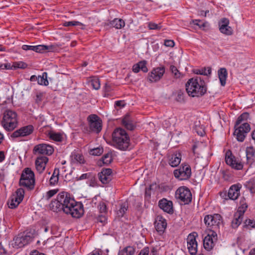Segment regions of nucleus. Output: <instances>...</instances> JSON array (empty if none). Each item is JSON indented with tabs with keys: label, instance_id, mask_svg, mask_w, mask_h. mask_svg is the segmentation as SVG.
I'll return each instance as SVG.
<instances>
[{
	"label": "nucleus",
	"instance_id": "obj_29",
	"mask_svg": "<svg viewBox=\"0 0 255 255\" xmlns=\"http://www.w3.org/2000/svg\"><path fill=\"white\" fill-rule=\"evenodd\" d=\"M181 155L180 153H176L171 155L169 160V164L172 167H176L180 163Z\"/></svg>",
	"mask_w": 255,
	"mask_h": 255
},
{
	"label": "nucleus",
	"instance_id": "obj_60",
	"mask_svg": "<svg viewBox=\"0 0 255 255\" xmlns=\"http://www.w3.org/2000/svg\"><path fill=\"white\" fill-rule=\"evenodd\" d=\"M43 97V94L42 93H37L36 96L35 101L36 103H39L41 102L42 100V98Z\"/></svg>",
	"mask_w": 255,
	"mask_h": 255
},
{
	"label": "nucleus",
	"instance_id": "obj_27",
	"mask_svg": "<svg viewBox=\"0 0 255 255\" xmlns=\"http://www.w3.org/2000/svg\"><path fill=\"white\" fill-rule=\"evenodd\" d=\"M244 211H237L234 216L231 226L233 228L236 229L241 224L243 219Z\"/></svg>",
	"mask_w": 255,
	"mask_h": 255
},
{
	"label": "nucleus",
	"instance_id": "obj_58",
	"mask_svg": "<svg viewBox=\"0 0 255 255\" xmlns=\"http://www.w3.org/2000/svg\"><path fill=\"white\" fill-rule=\"evenodd\" d=\"M164 45L167 47H172L174 45V42L171 40H165L164 41Z\"/></svg>",
	"mask_w": 255,
	"mask_h": 255
},
{
	"label": "nucleus",
	"instance_id": "obj_61",
	"mask_svg": "<svg viewBox=\"0 0 255 255\" xmlns=\"http://www.w3.org/2000/svg\"><path fill=\"white\" fill-rule=\"evenodd\" d=\"M151 195V187L145 189V197L147 198H149Z\"/></svg>",
	"mask_w": 255,
	"mask_h": 255
},
{
	"label": "nucleus",
	"instance_id": "obj_38",
	"mask_svg": "<svg viewBox=\"0 0 255 255\" xmlns=\"http://www.w3.org/2000/svg\"><path fill=\"white\" fill-rule=\"evenodd\" d=\"M249 117V115L247 113H244L243 114L241 115L238 117V118L236 122V124L235 125V128H236V127L239 126L240 125L242 124V123L243 122L247 121Z\"/></svg>",
	"mask_w": 255,
	"mask_h": 255
},
{
	"label": "nucleus",
	"instance_id": "obj_14",
	"mask_svg": "<svg viewBox=\"0 0 255 255\" xmlns=\"http://www.w3.org/2000/svg\"><path fill=\"white\" fill-rule=\"evenodd\" d=\"M217 240V234L215 231H210L204 238L203 246L207 251L211 250L215 246V243Z\"/></svg>",
	"mask_w": 255,
	"mask_h": 255
},
{
	"label": "nucleus",
	"instance_id": "obj_9",
	"mask_svg": "<svg viewBox=\"0 0 255 255\" xmlns=\"http://www.w3.org/2000/svg\"><path fill=\"white\" fill-rule=\"evenodd\" d=\"M235 128L234 135L239 142L244 141L247 133L251 130L250 125L248 123H244Z\"/></svg>",
	"mask_w": 255,
	"mask_h": 255
},
{
	"label": "nucleus",
	"instance_id": "obj_51",
	"mask_svg": "<svg viewBox=\"0 0 255 255\" xmlns=\"http://www.w3.org/2000/svg\"><path fill=\"white\" fill-rule=\"evenodd\" d=\"M148 27L149 29H159L161 28V26L155 23L149 22L148 24Z\"/></svg>",
	"mask_w": 255,
	"mask_h": 255
},
{
	"label": "nucleus",
	"instance_id": "obj_7",
	"mask_svg": "<svg viewBox=\"0 0 255 255\" xmlns=\"http://www.w3.org/2000/svg\"><path fill=\"white\" fill-rule=\"evenodd\" d=\"M191 169L190 166L187 164H182L179 169L174 171V175L175 178L180 180L189 179L191 176Z\"/></svg>",
	"mask_w": 255,
	"mask_h": 255
},
{
	"label": "nucleus",
	"instance_id": "obj_53",
	"mask_svg": "<svg viewBox=\"0 0 255 255\" xmlns=\"http://www.w3.org/2000/svg\"><path fill=\"white\" fill-rule=\"evenodd\" d=\"M192 21L194 24L198 25L200 27L205 26V23L201 22V21L200 20L195 19V20H193Z\"/></svg>",
	"mask_w": 255,
	"mask_h": 255
},
{
	"label": "nucleus",
	"instance_id": "obj_25",
	"mask_svg": "<svg viewBox=\"0 0 255 255\" xmlns=\"http://www.w3.org/2000/svg\"><path fill=\"white\" fill-rule=\"evenodd\" d=\"M158 206L165 212L169 214L173 212L172 202L166 199H161L159 202Z\"/></svg>",
	"mask_w": 255,
	"mask_h": 255
},
{
	"label": "nucleus",
	"instance_id": "obj_46",
	"mask_svg": "<svg viewBox=\"0 0 255 255\" xmlns=\"http://www.w3.org/2000/svg\"><path fill=\"white\" fill-rule=\"evenodd\" d=\"M170 70L175 78H178L180 77L181 73L179 72L177 67L175 66L174 65H171Z\"/></svg>",
	"mask_w": 255,
	"mask_h": 255
},
{
	"label": "nucleus",
	"instance_id": "obj_12",
	"mask_svg": "<svg viewBox=\"0 0 255 255\" xmlns=\"http://www.w3.org/2000/svg\"><path fill=\"white\" fill-rule=\"evenodd\" d=\"M196 232H193L189 234L187 238V247L189 253L191 255H195L197 252V242L196 238L198 237Z\"/></svg>",
	"mask_w": 255,
	"mask_h": 255
},
{
	"label": "nucleus",
	"instance_id": "obj_55",
	"mask_svg": "<svg viewBox=\"0 0 255 255\" xmlns=\"http://www.w3.org/2000/svg\"><path fill=\"white\" fill-rule=\"evenodd\" d=\"M35 46L23 45L22 46V49L24 50H32L34 51Z\"/></svg>",
	"mask_w": 255,
	"mask_h": 255
},
{
	"label": "nucleus",
	"instance_id": "obj_13",
	"mask_svg": "<svg viewBox=\"0 0 255 255\" xmlns=\"http://www.w3.org/2000/svg\"><path fill=\"white\" fill-rule=\"evenodd\" d=\"M88 119L89 122L90 129L96 133L100 132L102 127V122L100 118L97 115L93 114L90 115Z\"/></svg>",
	"mask_w": 255,
	"mask_h": 255
},
{
	"label": "nucleus",
	"instance_id": "obj_52",
	"mask_svg": "<svg viewBox=\"0 0 255 255\" xmlns=\"http://www.w3.org/2000/svg\"><path fill=\"white\" fill-rule=\"evenodd\" d=\"M59 177L56 176H51L49 180L50 184L51 185H55L57 183Z\"/></svg>",
	"mask_w": 255,
	"mask_h": 255
},
{
	"label": "nucleus",
	"instance_id": "obj_5",
	"mask_svg": "<svg viewBox=\"0 0 255 255\" xmlns=\"http://www.w3.org/2000/svg\"><path fill=\"white\" fill-rule=\"evenodd\" d=\"M34 174L30 168H26L22 172L19 180V185L30 189L34 188Z\"/></svg>",
	"mask_w": 255,
	"mask_h": 255
},
{
	"label": "nucleus",
	"instance_id": "obj_8",
	"mask_svg": "<svg viewBox=\"0 0 255 255\" xmlns=\"http://www.w3.org/2000/svg\"><path fill=\"white\" fill-rule=\"evenodd\" d=\"M175 197L184 204H188L192 200V194L190 190L186 187L182 186L178 188L175 192Z\"/></svg>",
	"mask_w": 255,
	"mask_h": 255
},
{
	"label": "nucleus",
	"instance_id": "obj_37",
	"mask_svg": "<svg viewBox=\"0 0 255 255\" xmlns=\"http://www.w3.org/2000/svg\"><path fill=\"white\" fill-rule=\"evenodd\" d=\"M49 138L56 141H61L62 140V135L61 133L51 131L48 133Z\"/></svg>",
	"mask_w": 255,
	"mask_h": 255
},
{
	"label": "nucleus",
	"instance_id": "obj_20",
	"mask_svg": "<svg viewBox=\"0 0 255 255\" xmlns=\"http://www.w3.org/2000/svg\"><path fill=\"white\" fill-rule=\"evenodd\" d=\"M164 72L165 69L163 67L154 68L151 72L149 76V81L151 82H156L158 81L162 77Z\"/></svg>",
	"mask_w": 255,
	"mask_h": 255
},
{
	"label": "nucleus",
	"instance_id": "obj_24",
	"mask_svg": "<svg viewBox=\"0 0 255 255\" xmlns=\"http://www.w3.org/2000/svg\"><path fill=\"white\" fill-rule=\"evenodd\" d=\"M125 25V22L121 18H116L112 20H109L105 23V26L114 27L116 29H121Z\"/></svg>",
	"mask_w": 255,
	"mask_h": 255
},
{
	"label": "nucleus",
	"instance_id": "obj_39",
	"mask_svg": "<svg viewBox=\"0 0 255 255\" xmlns=\"http://www.w3.org/2000/svg\"><path fill=\"white\" fill-rule=\"evenodd\" d=\"M132 71L134 73H138L139 71H142L143 72H147L148 68L146 67V65H133Z\"/></svg>",
	"mask_w": 255,
	"mask_h": 255
},
{
	"label": "nucleus",
	"instance_id": "obj_10",
	"mask_svg": "<svg viewBox=\"0 0 255 255\" xmlns=\"http://www.w3.org/2000/svg\"><path fill=\"white\" fill-rule=\"evenodd\" d=\"M24 191L22 188L17 189L15 193L10 197L7 202L8 207L11 209L15 208L22 201L24 197Z\"/></svg>",
	"mask_w": 255,
	"mask_h": 255
},
{
	"label": "nucleus",
	"instance_id": "obj_1",
	"mask_svg": "<svg viewBox=\"0 0 255 255\" xmlns=\"http://www.w3.org/2000/svg\"><path fill=\"white\" fill-rule=\"evenodd\" d=\"M59 198L64 213L70 214L76 218H79L83 215L84 209L82 204L75 201L70 194L62 192L59 193Z\"/></svg>",
	"mask_w": 255,
	"mask_h": 255
},
{
	"label": "nucleus",
	"instance_id": "obj_40",
	"mask_svg": "<svg viewBox=\"0 0 255 255\" xmlns=\"http://www.w3.org/2000/svg\"><path fill=\"white\" fill-rule=\"evenodd\" d=\"M128 208V203L124 202L121 204L120 208L117 212L119 217H123Z\"/></svg>",
	"mask_w": 255,
	"mask_h": 255
},
{
	"label": "nucleus",
	"instance_id": "obj_49",
	"mask_svg": "<svg viewBox=\"0 0 255 255\" xmlns=\"http://www.w3.org/2000/svg\"><path fill=\"white\" fill-rule=\"evenodd\" d=\"M57 192L56 190H51L47 192L45 195L44 196V198L48 200L52 197H53L55 194H56Z\"/></svg>",
	"mask_w": 255,
	"mask_h": 255
},
{
	"label": "nucleus",
	"instance_id": "obj_42",
	"mask_svg": "<svg viewBox=\"0 0 255 255\" xmlns=\"http://www.w3.org/2000/svg\"><path fill=\"white\" fill-rule=\"evenodd\" d=\"M255 149L254 147H248L246 149V156L248 159H251L255 156Z\"/></svg>",
	"mask_w": 255,
	"mask_h": 255
},
{
	"label": "nucleus",
	"instance_id": "obj_43",
	"mask_svg": "<svg viewBox=\"0 0 255 255\" xmlns=\"http://www.w3.org/2000/svg\"><path fill=\"white\" fill-rule=\"evenodd\" d=\"M103 148L102 147H98L90 150V153L91 154L99 156L103 152Z\"/></svg>",
	"mask_w": 255,
	"mask_h": 255
},
{
	"label": "nucleus",
	"instance_id": "obj_6",
	"mask_svg": "<svg viewBox=\"0 0 255 255\" xmlns=\"http://www.w3.org/2000/svg\"><path fill=\"white\" fill-rule=\"evenodd\" d=\"M204 221L210 231H215L216 233L222 223V217L219 214L207 215L205 216Z\"/></svg>",
	"mask_w": 255,
	"mask_h": 255
},
{
	"label": "nucleus",
	"instance_id": "obj_47",
	"mask_svg": "<svg viewBox=\"0 0 255 255\" xmlns=\"http://www.w3.org/2000/svg\"><path fill=\"white\" fill-rule=\"evenodd\" d=\"M245 224L249 228H255V220L254 219H247L245 222Z\"/></svg>",
	"mask_w": 255,
	"mask_h": 255
},
{
	"label": "nucleus",
	"instance_id": "obj_41",
	"mask_svg": "<svg viewBox=\"0 0 255 255\" xmlns=\"http://www.w3.org/2000/svg\"><path fill=\"white\" fill-rule=\"evenodd\" d=\"M246 187L250 191L251 193H255V181L253 180H251L247 182L246 184Z\"/></svg>",
	"mask_w": 255,
	"mask_h": 255
},
{
	"label": "nucleus",
	"instance_id": "obj_11",
	"mask_svg": "<svg viewBox=\"0 0 255 255\" xmlns=\"http://www.w3.org/2000/svg\"><path fill=\"white\" fill-rule=\"evenodd\" d=\"M32 240L31 236L24 233H20L13 239L12 245L16 248H21L29 243Z\"/></svg>",
	"mask_w": 255,
	"mask_h": 255
},
{
	"label": "nucleus",
	"instance_id": "obj_19",
	"mask_svg": "<svg viewBox=\"0 0 255 255\" xmlns=\"http://www.w3.org/2000/svg\"><path fill=\"white\" fill-rule=\"evenodd\" d=\"M112 170L110 168L103 169L98 173V177L103 184L108 183L112 179Z\"/></svg>",
	"mask_w": 255,
	"mask_h": 255
},
{
	"label": "nucleus",
	"instance_id": "obj_21",
	"mask_svg": "<svg viewBox=\"0 0 255 255\" xmlns=\"http://www.w3.org/2000/svg\"><path fill=\"white\" fill-rule=\"evenodd\" d=\"M225 160L226 163L235 169L241 170L243 167L242 162L239 160H237L234 156H226Z\"/></svg>",
	"mask_w": 255,
	"mask_h": 255
},
{
	"label": "nucleus",
	"instance_id": "obj_48",
	"mask_svg": "<svg viewBox=\"0 0 255 255\" xmlns=\"http://www.w3.org/2000/svg\"><path fill=\"white\" fill-rule=\"evenodd\" d=\"M241 206L239 208L238 211H244V213L248 208V205L245 202V199L243 198L240 202Z\"/></svg>",
	"mask_w": 255,
	"mask_h": 255
},
{
	"label": "nucleus",
	"instance_id": "obj_17",
	"mask_svg": "<svg viewBox=\"0 0 255 255\" xmlns=\"http://www.w3.org/2000/svg\"><path fill=\"white\" fill-rule=\"evenodd\" d=\"M154 227L159 234L163 233L167 227L166 220L161 216H157L154 221Z\"/></svg>",
	"mask_w": 255,
	"mask_h": 255
},
{
	"label": "nucleus",
	"instance_id": "obj_23",
	"mask_svg": "<svg viewBox=\"0 0 255 255\" xmlns=\"http://www.w3.org/2000/svg\"><path fill=\"white\" fill-rule=\"evenodd\" d=\"M229 20L226 18H222L219 22L220 31L226 35L232 34V29L229 26Z\"/></svg>",
	"mask_w": 255,
	"mask_h": 255
},
{
	"label": "nucleus",
	"instance_id": "obj_15",
	"mask_svg": "<svg viewBox=\"0 0 255 255\" xmlns=\"http://www.w3.org/2000/svg\"><path fill=\"white\" fill-rule=\"evenodd\" d=\"M53 147L45 143H41L35 145L33 150V154L35 155L44 154L50 155L53 153Z\"/></svg>",
	"mask_w": 255,
	"mask_h": 255
},
{
	"label": "nucleus",
	"instance_id": "obj_22",
	"mask_svg": "<svg viewBox=\"0 0 255 255\" xmlns=\"http://www.w3.org/2000/svg\"><path fill=\"white\" fill-rule=\"evenodd\" d=\"M48 158L44 156H39L37 157L35 163L37 171L41 173L44 170Z\"/></svg>",
	"mask_w": 255,
	"mask_h": 255
},
{
	"label": "nucleus",
	"instance_id": "obj_62",
	"mask_svg": "<svg viewBox=\"0 0 255 255\" xmlns=\"http://www.w3.org/2000/svg\"><path fill=\"white\" fill-rule=\"evenodd\" d=\"M196 130L198 135H199L200 136H203L204 135L205 131L202 128H198L196 127Z\"/></svg>",
	"mask_w": 255,
	"mask_h": 255
},
{
	"label": "nucleus",
	"instance_id": "obj_45",
	"mask_svg": "<svg viewBox=\"0 0 255 255\" xmlns=\"http://www.w3.org/2000/svg\"><path fill=\"white\" fill-rule=\"evenodd\" d=\"M91 85L95 90H98L100 88V81L97 78H94L91 80Z\"/></svg>",
	"mask_w": 255,
	"mask_h": 255
},
{
	"label": "nucleus",
	"instance_id": "obj_30",
	"mask_svg": "<svg viewBox=\"0 0 255 255\" xmlns=\"http://www.w3.org/2000/svg\"><path fill=\"white\" fill-rule=\"evenodd\" d=\"M218 77L222 86H224L226 83L227 71L225 68H220L218 72Z\"/></svg>",
	"mask_w": 255,
	"mask_h": 255
},
{
	"label": "nucleus",
	"instance_id": "obj_32",
	"mask_svg": "<svg viewBox=\"0 0 255 255\" xmlns=\"http://www.w3.org/2000/svg\"><path fill=\"white\" fill-rule=\"evenodd\" d=\"M71 161L74 163H80V164H83L85 162V160L83 156L80 154L76 152H73L71 155Z\"/></svg>",
	"mask_w": 255,
	"mask_h": 255
},
{
	"label": "nucleus",
	"instance_id": "obj_26",
	"mask_svg": "<svg viewBox=\"0 0 255 255\" xmlns=\"http://www.w3.org/2000/svg\"><path fill=\"white\" fill-rule=\"evenodd\" d=\"M56 49V47L54 45H39L35 46L34 51L37 53H43L46 52H53Z\"/></svg>",
	"mask_w": 255,
	"mask_h": 255
},
{
	"label": "nucleus",
	"instance_id": "obj_4",
	"mask_svg": "<svg viewBox=\"0 0 255 255\" xmlns=\"http://www.w3.org/2000/svg\"><path fill=\"white\" fill-rule=\"evenodd\" d=\"M1 125L6 130H13L17 126L16 113L11 110L6 111L3 114Z\"/></svg>",
	"mask_w": 255,
	"mask_h": 255
},
{
	"label": "nucleus",
	"instance_id": "obj_33",
	"mask_svg": "<svg viewBox=\"0 0 255 255\" xmlns=\"http://www.w3.org/2000/svg\"><path fill=\"white\" fill-rule=\"evenodd\" d=\"M135 248L132 246H128L119 252L118 255H134Z\"/></svg>",
	"mask_w": 255,
	"mask_h": 255
},
{
	"label": "nucleus",
	"instance_id": "obj_2",
	"mask_svg": "<svg viewBox=\"0 0 255 255\" xmlns=\"http://www.w3.org/2000/svg\"><path fill=\"white\" fill-rule=\"evenodd\" d=\"M186 90L189 96L198 97L206 93L207 87L200 78H191L186 84Z\"/></svg>",
	"mask_w": 255,
	"mask_h": 255
},
{
	"label": "nucleus",
	"instance_id": "obj_3",
	"mask_svg": "<svg viewBox=\"0 0 255 255\" xmlns=\"http://www.w3.org/2000/svg\"><path fill=\"white\" fill-rule=\"evenodd\" d=\"M114 145L117 148L126 150L129 144V137L126 131L122 128H116L112 134Z\"/></svg>",
	"mask_w": 255,
	"mask_h": 255
},
{
	"label": "nucleus",
	"instance_id": "obj_35",
	"mask_svg": "<svg viewBox=\"0 0 255 255\" xmlns=\"http://www.w3.org/2000/svg\"><path fill=\"white\" fill-rule=\"evenodd\" d=\"M27 65H0L1 70H16L17 68L25 69Z\"/></svg>",
	"mask_w": 255,
	"mask_h": 255
},
{
	"label": "nucleus",
	"instance_id": "obj_54",
	"mask_svg": "<svg viewBox=\"0 0 255 255\" xmlns=\"http://www.w3.org/2000/svg\"><path fill=\"white\" fill-rule=\"evenodd\" d=\"M149 249L148 247H145L142 249L138 255H149Z\"/></svg>",
	"mask_w": 255,
	"mask_h": 255
},
{
	"label": "nucleus",
	"instance_id": "obj_64",
	"mask_svg": "<svg viewBox=\"0 0 255 255\" xmlns=\"http://www.w3.org/2000/svg\"><path fill=\"white\" fill-rule=\"evenodd\" d=\"M31 255H44L42 253H39L37 251L34 250L31 252Z\"/></svg>",
	"mask_w": 255,
	"mask_h": 255
},
{
	"label": "nucleus",
	"instance_id": "obj_36",
	"mask_svg": "<svg viewBox=\"0 0 255 255\" xmlns=\"http://www.w3.org/2000/svg\"><path fill=\"white\" fill-rule=\"evenodd\" d=\"M47 73L44 72L41 76L37 77V83L41 85L47 86L48 85V81L47 79Z\"/></svg>",
	"mask_w": 255,
	"mask_h": 255
},
{
	"label": "nucleus",
	"instance_id": "obj_63",
	"mask_svg": "<svg viewBox=\"0 0 255 255\" xmlns=\"http://www.w3.org/2000/svg\"><path fill=\"white\" fill-rule=\"evenodd\" d=\"M177 100L180 102H181L183 100V95L182 93H178L177 98Z\"/></svg>",
	"mask_w": 255,
	"mask_h": 255
},
{
	"label": "nucleus",
	"instance_id": "obj_18",
	"mask_svg": "<svg viewBox=\"0 0 255 255\" xmlns=\"http://www.w3.org/2000/svg\"><path fill=\"white\" fill-rule=\"evenodd\" d=\"M242 187V185L240 183L232 185L228 193V196L229 199L233 200H236L240 195V190Z\"/></svg>",
	"mask_w": 255,
	"mask_h": 255
},
{
	"label": "nucleus",
	"instance_id": "obj_31",
	"mask_svg": "<svg viewBox=\"0 0 255 255\" xmlns=\"http://www.w3.org/2000/svg\"><path fill=\"white\" fill-rule=\"evenodd\" d=\"M122 125L128 130H132L134 129V125L131 120L129 116L127 115L122 120Z\"/></svg>",
	"mask_w": 255,
	"mask_h": 255
},
{
	"label": "nucleus",
	"instance_id": "obj_57",
	"mask_svg": "<svg viewBox=\"0 0 255 255\" xmlns=\"http://www.w3.org/2000/svg\"><path fill=\"white\" fill-rule=\"evenodd\" d=\"M82 26V27L81 28H84V25L82 23L75 20L70 21V26Z\"/></svg>",
	"mask_w": 255,
	"mask_h": 255
},
{
	"label": "nucleus",
	"instance_id": "obj_28",
	"mask_svg": "<svg viewBox=\"0 0 255 255\" xmlns=\"http://www.w3.org/2000/svg\"><path fill=\"white\" fill-rule=\"evenodd\" d=\"M59 193L57 196V199L52 201L49 205V207L51 210L54 212H58L63 211L62 205L61 204L60 200H59Z\"/></svg>",
	"mask_w": 255,
	"mask_h": 255
},
{
	"label": "nucleus",
	"instance_id": "obj_16",
	"mask_svg": "<svg viewBox=\"0 0 255 255\" xmlns=\"http://www.w3.org/2000/svg\"><path fill=\"white\" fill-rule=\"evenodd\" d=\"M33 129V127L32 125L25 126L14 131L10 136L11 138L25 136L32 133Z\"/></svg>",
	"mask_w": 255,
	"mask_h": 255
},
{
	"label": "nucleus",
	"instance_id": "obj_44",
	"mask_svg": "<svg viewBox=\"0 0 255 255\" xmlns=\"http://www.w3.org/2000/svg\"><path fill=\"white\" fill-rule=\"evenodd\" d=\"M102 161L104 164L108 165L110 164L112 160V155L111 153H107L104 155V156L102 157Z\"/></svg>",
	"mask_w": 255,
	"mask_h": 255
},
{
	"label": "nucleus",
	"instance_id": "obj_50",
	"mask_svg": "<svg viewBox=\"0 0 255 255\" xmlns=\"http://www.w3.org/2000/svg\"><path fill=\"white\" fill-rule=\"evenodd\" d=\"M92 178V175L91 173H86L82 174L79 177H77V180H82L86 179Z\"/></svg>",
	"mask_w": 255,
	"mask_h": 255
},
{
	"label": "nucleus",
	"instance_id": "obj_59",
	"mask_svg": "<svg viewBox=\"0 0 255 255\" xmlns=\"http://www.w3.org/2000/svg\"><path fill=\"white\" fill-rule=\"evenodd\" d=\"M201 145H203V144L202 143H200V144H196V145H194L193 147V151L194 153H197V154H199V149L200 148Z\"/></svg>",
	"mask_w": 255,
	"mask_h": 255
},
{
	"label": "nucleus",
	"instance_id": "obj_56",
	"mask_svg": "<svg viewBox=\"0 0 255 255\" xmlns=\"http://www.w3.org/2000/svg\"><path fill=\"white\" fill-rule=\"evenodd\" d=\"M99 210L101 213H105L107 211L106 205L104 203H100Z\"/></svg>",
	"mask_w": 255,
	"mask_h": 255
},
{
	"label": "nucleus",
	"instance_id": "obj_34",
	"mask_svg": "<svg viewBox=\"0 0 255 255\" xmlns=\"http://www.w3.org/2000/svg\"><path fill=\"white\" fill-rule=\"evenodd\" d=\"M193 71L196 74L208 76L210 75L211 73V68L210 67H207L200 69H194Z\"/></svg>",
	"mask_w": 255,
	"mask_h": 255
}]
</instances>
